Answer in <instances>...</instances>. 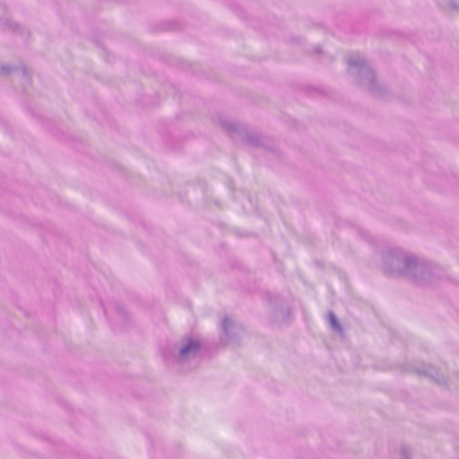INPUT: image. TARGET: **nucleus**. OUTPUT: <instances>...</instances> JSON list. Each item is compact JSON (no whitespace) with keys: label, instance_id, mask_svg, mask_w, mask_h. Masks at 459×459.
<instances>
[{"label":"nucleus","instance_id":"f257e3e1","mask_svg":"<svg viewBox=\"0 0 459 459\" xmlns=\"http://www.w3.org/2000/svg\"><path fill=\"white\" fill-rule=\"evenodd\" d=\"M199 348V342L197 341H190L186 345H185L181 351L180 354L182 356L187 355L192 351H197Z\"/></svg>","mask_w":459,"mask_h":459},{"label":"nucleus","instance_id":"f03ea898","mask_svg":"<svg viewBox=\"0 0 459 459\" xmlns=\"http://www.w3.org/2000/svg\"><path fill=\"white\" fill-rule=\"evenodd\" d=\"M331 324L334 325L336 324V317H331Z\"/></svg>","mask_w":459,"mask_h":459}]
</instances>
